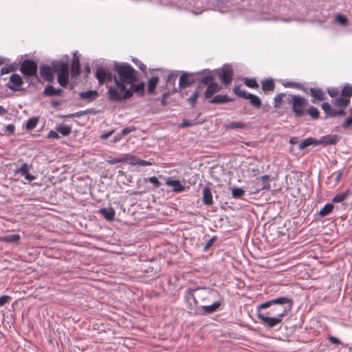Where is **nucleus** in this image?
<instances>
[{"label":"nucleus","instance_id":"6e6552de","mask_svg":"<svg viewBox=\"0 0 352 352\" xmlns=\"http://www.w3.org/2000/svg\"><path fill=\"white\" fill-rule=\"evenodd\" d=\"M37 70V65L32 60L26 59L23 60L21 65L20 71L25 76H36Z\"/></svg>","mask_w":352,"mask_h":352},{"label":"nucleus","instance_id":"20e7f679","mask_svg":"<svg viewBox=\"0 0 352 352\" xmlns=\"http://www.w3.org/2000/svg\"><path fill=\"white\" fill-rule=\"evenodd\" d=\"M129 87L126 86L120 91L117 92L114 88H108L107 94L109 100L113 102H120L131 98L133 94H137L139 96H144L145 83L143 81L135 84V82L129 83Z\"/></svg>","mask_w":352,"mask_h":352},{"label":"nucleus","instance_id":"338daca9","mask_svg":"<svg viewBox=\"0 0 352 352\" xmlns=\"http://www.w3.org/2000/svg\"><path fill=\"white\" fill-rule=\"evenodd\" d=\"M138 166H149V165H151V162H150L149 161H146V160H141L139 158V160H138Z\"/></svg>","mask_w":352,"mask_h":352},{"label":"nucleus","instance_id":"393cba45","mask_svg":"<svg viewBox=\"0 0 352 352\" xmlns=\"http://www.w3.org/2000/svg\"><path fill=\"white\" fill-rule=\"evenodd\" d=\"M224 128L226 130L247 129L248 128V125L247 123L242 121H232L225 124Z\"/></svg>","mask_w":352,"mask_h":352},{"label":"nucleus","instance_id":"c756f323","mask_svg":"<svg viewBox=\"0 0 352 352\" xmlns=\"http://www.w3.org/2000/svg\"><path fill=\"white\" fill-rule=\"evenodd\" d=\"M350 102V99L344 98L342 96L338 97L337 99L332 102L333 104L338 108L346 107Z\"/></svg>","mask_w":352,"mask_h":352},{"label":"nucleus","instance_id":"69168bd1","mask_svg":"<svg viewBox=\"0 0 352 352\" xmlns=\"http://www.w3.org/2000/svg\"><path fill=\"white\" fill-rule=\"evenodd\" d=\"M329 341L331 344H342L341 341L338 338H337L334 336H329Z\"/></svg>","mask_w":352,"mask_h":352},{"label":"nucleus","instance_id":"c85d7f7f","mask_svg":"<svg viewBox=\"0 0 352 352\" xmlns=\"http://www.w3.org/2000/svg\"><path fill=\"white\" fill-rule=\"evenodd\" d=\"M21 239V236L18 234H8L6 236H0V241L4 243H15L18 242Z\"/></svg>","mask_w":352,"mask_h":352},{"label":"nucleus","instance_id":"de8ad7c7","mask_svg":"<svg viewBox=\"0 0 352 352\" xmlns=\"http://www.w3.org/2000/svg\"><path fill=\"white\" fill-rule=\"evenodd\" d=\"M123 154L120 155L119 157H110L108 160H107V162L109 164H115L117 163H124Z\"/></svg>","mask_w":352,"mask_h":352},{"label":"nucleus","instance_id":"6e6d98bb","mask_svg":"<svg viewBox=\"0 0 352 352\" xmlns=\"http://www.w3.org/2000/svg\"><path fill=\"white\" fill-rule=\"evenodd\" d=\"M14 70V67L13 65H10L6 67H3L1 69V75L8 74Z\"/></svg>","mask_w":352,"mask_h":352},{"label":"nucleus","instance_id":"37998d69","mask_svg":"<svg viewBox=\"0 0 352 352\" xmlns=\"http://www.w3.org/2000/svg\"><path fill=\"white\" fill-rule=\"evenodd\" d=\"M335 21L342 26H346L349 23V19L342 14L336 15L335 17Z\"/></svg>","mask_w":352,"mask_h":352},{"label":"nucleus","instance_id":"412c9836","mask_svg":"<svg viewBox=\"0 0 352 352\" xmlns=\"http://www.w3.org/2000/svg\"><path fill=\"white\" fill-rule=\"evenodd\" d=\"M232 100L233 99L228 95L218 94L212 97L209 102L211 104H225Z\"/></svg>","mask_w":352,"mask_h":352},{"label":"nucleus","instance_id":"4468645a","mask_svg":"<svg viewBox=\"0 0 352 352\" xmlns=\"http://www.w3.org/2000/svg\"><path fill=\"white\" fill-rule=\"evenodd\" d=\"M53 67H51L48 65H43L40 67V74L42 78H43L47 82H52L54 79V63L52 64Z\"/></svg>","mask_w":352,"mask_h":352},{"label":"nucleus","instance_id":"dca6fc26","mask_svg":"<svg viewBox=\"0 0 352 352\" xmlns=\"http://www.w3.org/2000/svg\"><path fill=\"white\" fill-rule=\"evenodd\" d=\"M309 94L313 97L311 102L315 103L316 101H322L326 99L324 91L318 87L309 88Z\"/></svg>","mask_w":352,"mask_h":352},{"label":"nucleus","instance_id":"1a4fd4ad","mask_svg":"<svg viewBox=\"0 0 352 352\" xmlns=\"http://www.w3.org/2000/svg\"><path fill=\"white\" fill-rule=\"evenodd\" d=\"M95 77L99 85H103L105 82H110L113 80V76L111 72L107 71L102 67H99L95 74Z\"/></svg>","mask_w":352,"mask_h":352},{"label":"nucleus","instance_id":"bf43d9fd","mask_svg":"<svg viewBox=\"0 0 352 352\" xmlns=\"http://www.w3.org/2000/svg\"><path fill=\"white\" fill-rule=\"evenodd\" d=\"M327 93L331 97H336L339 94V90L337 88H329L327 89Z\"/></svg>","mask_w":352,"mask_h":352},{"label":"nucleus","instance_id":"aec40b11","mask_svg":"<svg viewBox=\"0 0 352 352\" xmlns=\"http://www.w3.org/2000/svg\"><path fill=\"white\" fill-rule=\"evenodd\" d=\"M220 89L221 87L216 82L209 85L207 86L206 90L204 92V98L206 99H211L212 96L220 91Z\"/></svg>","mask_w":352,"mask_h":352},{"label":"nucleus","instance_id":"f8f14e48","mask_svg":"<svg viewBox=\"0 0 352 352\" xmlns=\"http://www.w3.org/2000/svg\"><path fill=\"white\" fill-rule=\"evenodd\" d=\"M321 107L325 113L326 118H332L338 116H344L346 114V112L344 109H333L331 107V104L328 102H323L321 104Z\"/></svg>","mask_w":352,"mask_h":352},{"label":"nucleus","instance_id":"f3484780","mask_svg":"<svg viewBox=\"0 0 352 352\" xmlns=\"http://www.w3.org/2000/svg\"><path fill=\"white\" fill-rule=\"evenodd\" d=\"M339 140V137L337 135H327L321 137L320 140H318V145H333L336 144Z\"/></svg>","mask_w":352,"mask_h":352},{"label":"nucleus","instance_id":"0eeeda50","mask_svg":"<svg viewBox=\"0 0 352 352\" xmlns=\"http://www.w3.org/2000/svg\"><path fill=\"white\" fill-rule=\"evenodd\" d=\"M234 93L239 97L248 99L250 104L255 108L259 109L262 105L260 98L252 94L247 93L245 90L241 89V85H236L233 89Z\"/></svg>","mask_w":352,"mask_h":352},{"label":"nucleus","instance_id":"4d7b16f0","mask_svg":"<svg viewBox=\"0 0 352 352\" xmlns=\"http://www.w3.org/2000/svg\"><path fill=\"white\" fill-rule=\"evenodd\" d=\"M194 124H195V122L192 120H183V121L179 124V126L180 128H186V127L191 126Z\"/></svg>","mask_w":352,"mask_h":352},{"label":"nucleus","instance_id":"b1692460","mask_svg":"<svg viewBox=\"0 0 352 352\" xmlns=\"http://www.w3.org/2000/svg\"><path fill=\"white\" fill-rule=\"evenodd\" d=\"M261 86L263 92L268 93L274 90L276 85L272 78H267L261 81Z\"/></svg>","mask_w":352,"mask_h":352},{"label":"nucleus","instance_id":"13d9d810","mask_svg":"<svg viewBox=\"0 0 352 352\" xmlns=\"http://www.w3.org/2000/svg\"><path fill=\"white\" fill-rule=\"evenodd\" d=\"M217 240V237L216 236H213L212 237L211 239H210L206 243L204 248V250L206 252L207 251L212 245L213 243H214V241Z\"/></svg>","mask_w":352,"mask_h":352},{"label":"nucleus","instance_id":"c03bdc74","mask_svg":"<svg viewBox=\"0 0 352 352\" xmlns=\"http://www.w3.org/2000/svg\"><path fill=\"white\" fill-rule=\"evenodd\" d=\"M43 94L45 96H56V88L50 85H47Z\"/></svg>","mask_w":352,"mask_h":352},{"label":"nucleus","instance_id":"58836bf2","mask_svg":"<svg viewBox=\"0 0 352 352\" xmlns=\"http://www.w3.org/2000/svg\"><path fill=\"white\" fill-rule=\"evenodd\" d=\"M341 96L350 99L352 96V86L349 85L344 86L341 91Z\"/></svg>","mask_w":352,"mask_h":352},{"label":"nucleus","instance_id":"c9c22d12","mask_svg":"<svg viewBox=\"0 0 352 352\" xmlns=\"http://www.w3.org/2000/svg\"><path fill=\"white\" fill-rule=\"evenodd\" d=\"M306 113L309 114L313 120H317L319 118V111L315 107L310 106L307 109H306Z\"/></svg>","mask_w":352,"mask_h":352},{"label":"nucleus","instance_id":"f03ea898","mask_svg":"<svg viewBox=\"0 0 352 352\" xmlns=\"http://www.w3.org/2000/svg\"><path fill=\"white\" fill-rule=\"evenodd\" d=\"M214 294L219 293L214 289L207 288H188L185 292L184 298L190 311H194L195 314L206 315L217 311L223 303V298H220L208 305L210 297Z\"/></svg>","mask_w":352,"mask_h":352},{"label":"nucleus","instance_id":"49530a36","mask_svg":"<svg viewBox=\"0 0 352 352\" xmlns=\"http://www.w3.org/2000/svg\"><path fill=\"white\" fill-rule=\"evenodd\" d=\"M213 82H214V78L211 75L205 76L201 78V83L204 85L208 86Z\"/></svg>","mask_w":352,"mask_h":352},{"label":"nucleus","instance_id":"4be33fe9","mask_svg":"<svg viewBox=\"0 0 352 352\" xmlns=\"http://www.w3.org/2000/svg\"><path fill=\"white\" fill-rule=\"evenodd\" d=\"M166 185L173 187V191L175 192H182L184 190L185 187L178 179H168Z\"/></svg>","mask_w":352,"mask_h":352},{"label":"nucleus","instance_id":"9d476101","mask_svg":"<svg viewBox=\"0 0 352 352\" xmlns=\"http://www.w3.org/2000/svg\"><path fill=\"white\" fill-rule=\"evenodd\" d=\"M199 73H195L198 74ZM195 82V73L184 72L179 79V88H186Z\"/></svg>","mask_w":352,"mask_h":352},{"label":"nucleus","instance_id":"4c0bfd02","mask_svg":"<svg viewBox=\"0 0 352 352\" xmlns=\"http://www.w3.org/2000/svg\"><path fill=\"white\" fill-rule=\"evenodd\" d=\"M349 195V190H347L342 193L337 194L332 199L333 203H340L346 199Z\"/></svg>","mask_w":352,"mask_h":352},{"label":"nucleus","instance_id":"ea45409f","mask_svg":"<svg viewBox=\"0 0 352 352\" xmlns=\"http://www.w3.org/2000/svg\"><path fill=\"white\" fill-rule=\"evenodd\" d=\"M283 85L285 87L296 88V89H298L300 90H303L305 92L307 93L306 91V89H305L303 85H302L300 82H296L291 81V82H287L284 83Z\"/></svg>","mask_w":352,"mask_h":352},{"label":"nucleus","instance_id":"72a5a7b5","mask_svg":"<svg viewBox=\"0 0 352 352\" xmlns=\"http://www.w3.org/2000/svg\"><path fill=\"white\" fill-rule=\"evenodd\" d=\"M56 130L62 135L67 136L72 132V127L67 125L60 124L56 127Z\"/></svg>","mask_w":352,"mask_h":352},{"label":"nucleus","instance_id":"a19ab883","mask_svg":"<svg viewBox=\"0 0 352 352\" xmlns=\"http://www.w3.org/2000/svg\"><path fill=\"white\" fill-rule=\"evenodd\" d=\"M38 122V119L36 117H33L28 120L26 124H25V128L27 130H32L36 126Z\"/></svg>","mask_w":352,"mask_h":352},{"label":"nucleus","instance_id":"2f4dec72","mask_svg":"<svg viewBox=\"0 0 352 352\" xmlns=\"http://www.w3.org/2000/svg\"><path fill=\"white\" fill-rule=\"evenodd\" d=\"M334 206L331 203H327L320 210L319 215L320 217H326L329 215L333 210Z\"/></svg>","mask_w":352,"mask_h":352},{"label":"nucleus","instance_id":"a18cd8bd","mask_svg":"<svg viewBox=\"0 0 352 352\" xmlns=\"http://www.w3.org/2000/svg\"><path fill=\"white\" fill-rule=\"evenodd\" d=\"M228 1L226 0H217V7L220 12H226L227 4Z\"/></svg>","mask_w":352,"mask_h":352},{"label":"nucleus","instance_id":"423d86ee","mask_svg":"<svg viewBox=\"0 0 352 352\" xmlns=\"http://www.w3.org/2000/svg\"><path fill=\"white\" fill-rule=\"evenodd\" d=\"M55 72H58L57 81L58 84L65 87L69 82V64L63 61L54 63Z\"/></svg>","mask_w":352,"mask_h":352},{"label":"nucleus","instance_id":"774afa93","mask_svg":"<svg viewBox=\"0 0 352 352\" xmlns=\"http://www.w3.org/2000/svg\"><path fill=\"white\" fill-rule=\"evenodd\" d=\"M113 132H114V131L112 130L107 133H103L100 135V138L102 140H107L108 138H109L113 133Z\"/></svg>","mask_w":352,"mask_h":352},{"label":"nucleus","instance_id":"6ab92c4d","mask_svg":"<svg viewBox=\"0 0 352 352\" xmlns=\"http://www.w3.org/2000/svg\"><path fill=\"white\" fill-rule=\"evenodd\" d=\"M99 94L96 90H89L87 91H82L79 94V98L80 100H87V102H92L95 100Z\"/></svg>","mask_w":352,"mask_h":352},{"label":"nucleus","instance_id":"79ce46f5","mask_svg":"<svg viewBox=\"0 0 352 352\" xmlns=\"http://www.w3.org/2000/svg\"><path fill=\"white\" fill-rule=\"evenodd\" d=\"M177 76H178L177 72H173L170 73L166 77V83L175 85L177 78Z\"/></svg>","mask_w":352,"mask_h":352},{"label":"nucleus","instance_id":"f704fd0d","mask_svg":"<svg viewBox=\"0 0 352 352\" xmlns=\"http://www.w3.org/2000/svg\"><path fill=\"white\" fill-rule=\"evenodd\" d=\"M124 162H129L132 166L138 165L139 157L129 153L123 154Z\"/></svg>","mask_w":352,"mask_h":352},{"label":"nucleus","instance_id":"f257e3e1","mask_svg":"<svg viewBox=\"0 0 352 352\" xmlns=\"http://www.w3.org/2000/svg\"><path fill=\"white\" fill-rule=\"evenodd\" d=\"M294 300L287 296H281L267 300L256 307L257 318L267 329H272L282 323L293 308Z\"/></svg>","mask_w":352,"mask_h":352},{"label":"nucleus","instance_id":"cd10ccee","mask_svg":"<svg viewBox=\"0 0 352 352\" xmlns=\"http://www.w3.org/2000/svg\"><path fill=\"white\" fill-rule=\"evenodd\" d=\"M159 82L157 76H152L147 82V90L148 94H153Z\"/></svg>","mask_w":352,"mask_h":352},{"label":"nucleus","instance_id":"a211bd4d","mask_svg":"<svg viewBox=\"0 0 352 352\" xmlns=\"http://www.w3.org/2000/svg\"><path fill=\"white\" fill-rule=\"evenodd\" d=\"M270 176L265 175L261 176L256 183V192H258L260 190L263 189H270V184L269 182Z\"/></svg>","mask_w":352,"mask_h":352},{"label":"nucleus","instance_id":"7ed1b4c3","mask_svg":"<svg viewBox=\"0 0 352 352\" xmlns=\"http://www.w3.org/2000/svg\"><path fill=\"white\" fill-rule=\"evenodd\" d=\"M113 70L116 73V75L113 76L115 86H110L109 88H114L117 92L124 89L129 83L138 80L137 71L129 63L115 62Z\"/></svg>","mask_w":352,"mask_h":352},{"label":"nucleus","instance_id":"ddd939ff","mask_svg":"<svg viewBox=\"0 0 352 352\" xmlns=\"http://www.w3.org/2000/svg\"><path fill=\"white\" fill-rule=\"evenodd\" d=\"M23 84V80L20 75L13 74L10 77V81L7 84L8 88L14 91L21 90V86Z\"/></svg>","mask_w":352,"mask_h":352},{"label":"nucleus","instance_id":"052dcab7","mask_svg":"<svg viewBox=\"0 0 352 352\" xmlns=\"http://www.w3.org/2000/svg\"><path fill=\"white\" fill-rule=\"evenodd\" d=\"M58 133L57 131H50L47 134V138L50 139H58L60 136Z\"/></svg>","mask_w":352,"mask_h":352},{"label":"nucleus","instance_id":"a878e982","mask_svg":"<svg viewBox=\"0 0 352 352\" xmlns=\"http://www.w3.org/2000/svg\"><path fill=\"white\" fill-rule=\"evenodd\" d=\"M100 214L103 216V217L109 221H111L114 219L116 212L113 208H103L100 210Z\"/></svg>","mask_w":352,"mask_h":352},{"label":"nucleus","instance_id":"2eb2a0df","mask_svg":"<svg viewBox=\"0 0 352 352\" xmlns=\"http://www.w3.org/2000/svg\"><path fill=\"white\" fill-rule=\"evenodd\" d=\"M80 73V59L76 52H74L72 56L71 63V76L72 78H76Z\"/></svg>","mask_w":352,"mask_h":352},{"label":"nucleus","instance_id":"5fc2aeb1","mask_svg":"<svg viewBox=\"0 0 352 352\" xmlns=\"http://www.w3.org/2000/svg\"><path fill=\"white\" fill-rule=\"evenodd\" d=\"M12 300V297L7 295H3L0 297V307L8 303Z\"/></svg>","mask_w":352,"mask_h":352},{"label":"nucleus","instance_id":"3c124183","mask_svg":"<svg viewBox=\"0 0 352 352\" xmlns=\"http://www.w3.org/2000/svg\"><path fill=\"white\" fill-rule=\"evenodd\" d=\"M145 180H148L149 182L153 184V186L156 188L160 187L162 185V183L155 176L150 177L148 179H145Z\"/></svg>","mask_w":352,"mask_h":352},{"label":"nucleus","instance_id":"bb28decb","mask_svg":"<svg viewBox=\"0 0 352 352\" xmlns=\"http://www.w3.org/2000/svg\"><path fill=\"white\" fill-rule=\"evenodd\" d=\"M313 145L314 146H318V140L314 138H307L302 140L298 145L300 150H303L309 146Z\"/></svg>","mask_w":352,"mask_h":352},{"label":"nucleus","instance_id":"473e14b6","mask_svg":"<svg viewBox=\"0 0 352 352\" xmlns=\"http://www.w3.org/2000/svg\"><path fill=\"white\" fill-rule=\"evenodd\" d=\"M243 82L244 85L249 88L258 89L259 87L256 80L254 78H244Z\"/></svg>","mask_w":352,"mask_h":352},{"label":"nucleus","instance_id":"0e129e2a","mask_svg":"<svg viewBox=\"0 0 352 352\" xmlns=\"http://www.w3.org/2000/svg\"><path fill=\"white\" fill-rule=\"evenodd\" d=\"M88 111H89L88 109L85 110V111H80L72 113V116H73V118H79L82 116L87 114Z\"/></svg>","mask_w":352,"mask_h":352},{"label":"nucleus","instance_id":"7c9ffc66","mask_svg":"<svg viewBox=\"0 0 352 352\" xmlns=\"http://www.w3.org/2000/svg\"><path fill=\"white\" fill-rule=\"evenodd\" d=\"M200 89V86L197 87L194 93L187 99V101L192 107H195L196 105L197 98L199 96Z\"/></svg>","mask_w":352,"mask_h":352},{"label":"nucleus","instance_id":"8fccbe9b","mask_svg":"<svg viewBox=\"0 0 352 352\" xmlns=\"http://www.w3.org/2000/svg\"><path fill=\"white\" fill-rule=\"evenodd\" d=\"M28 172V165L26 163H23L20 168L15 170L16 173H21V175L23 176L27 175Z\"/></svg>","mask_w":352,"mask_h":352},{"label":"nucleus","instance_id":"603ef678","mask_svg":"<svg viewBox=\"0 0 352 352\" xmlns=\"http://www.w3.org/2000/svg\"><path fill=\"white\" fill-rule=\"evenodd\" d=\"M132 60L142 72L146 71V67L142 61L137 58H133Z\"/></svg>","mask_w":352,"mask_h":352},{"label":"nucleus","instance_id":"39448f33","mask_svg":"<svg viewBox=\"0 0 352 352\" xmlns=\"http://www.w3.org/2000/svg\"><path fill=\"white\" fill-rule=\"evenodd\" d=\"M287 103L292 106V111L296 117H302L306 114V107L308 100L299 95L289 94Z\"/></svg>","mask_w":352,"mask_h":352},{"label":"nucleus","instance_id":"e433bc0d","mask_svg":"<svg viewBox=\"0 0 352 352\" xmlns=\"http://www.w3.org/2000/svg\"><path fill=\"white\" fill-rule=\"evenodd\" d=\"M287 96L288 95L283 93L276 95L274 99V107L275 108H280L281 107L283 98L285 97L287 99Z\"/></svg>","mask_w":352,"mask_h":352},{"label":"nucleus","instance_id":"680f3d73","mask_svg":"<svg viewBox=\"0 0 352 352\" xmlns=\"http://www.w3.org/2000/svg\"><path fill=\"white\" fill-rule=\"evenodd\" d=\"M351 111V116L349 118H347L345 119V120L343 122L342 126L344 128H347L349 126H350L352 124V109Z\"/></svg>","mask_w":352,"mask_h":352},{"label":"nucleus","instance_id":"9b49d317","mask_svg":"<svg viewBox=\"0 0 352 352\" xmlns=\"http://www.w3.org/2000/svg\"><path fill=\"white\" fill-rule=\"evenodd\" d=\"M233 74L234 72L231 65H225L219 74V77L221 82L227 85L232 82Z\"/></svg>","mask_w":352,"mask_h":352},{"label":"nucleus","instance_id":"864d4df0","mask_svg":"<svg viewBox=\"0 0 352 352\" xmlns=\"http://www.w3.org/2000/svg\"><path fill=\"white\" fill-rule=\"evenodd\" d=\"M135 130H136V129L135 126H128V127L123 129L120 133V135L123 137L124 135H128L129 133H130L131 132L135 131Z\"/></svg>","mask_w":352,"mask_h":352},{"label":"nucleus","instance_id":"09e8293b","mask_svg":"<svg viewBox=\"0 0 352 352\" xmlns=\"http://www.w3.org/2000/svg\"><path fill=\"white\" fill-rule=\"evenodd\" d=\"M245 194V190L241 188H234L232 195L234 198H241Z\"/></svg>","mask_w":352,"mask_h":352},{"label":"nucleus","instance_id":"5701e85b","mask_svg":"<svg viewBox=\"0 0 352 352\" xmlns=\"http://www.w3.org/2000/svg\"><path fill=\"white\" fill-rule=\"evenodd\" d=\"M202 193L203 204L207 206H211L212 204H213V199L211 189L209 187L206 186L204 188Z\"/></svg>","mask_w":352,"mask_h":352},{"label":"nucleus","instance_id":"e2e57ef3","mask_svg":"<svg viewBox=\"0 0 352 352\" xmlns=\"http://www.w3.org/2000/svg\"><path fill=\"white\" fill-rule=\"evenodd\" d=\"M6 130L7 132H8L10 134H14L15 131V126L12 124H8L6 126Z\"/></svg>","mask_w":352,"mask_h":352}]
</instances>
